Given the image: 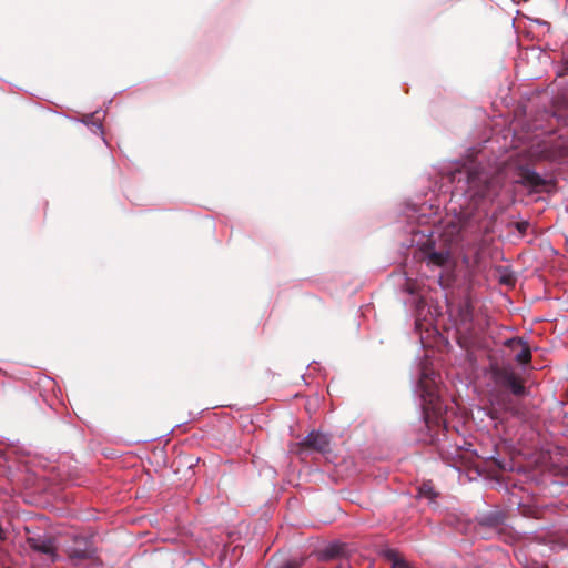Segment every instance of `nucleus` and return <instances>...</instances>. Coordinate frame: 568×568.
Here are the masks:
<instances>
[{
  "instance_id": "1",
  "label": "nucleus",
  "mask_w": 568,
  "mask_h": 568,
  "mask_svg": "<svg viewBox=\"0 0 568 568\" xmlns=\"http://www.w3.org/2000/svg\"><path fill=\"white\" fill-rule=\"evenodd\" d=\"M444 179L454 185L452 190L450 206L448 211H456L453 199L464 197L460 203L458 223L467 219L471 211L476 210L481 201H491L498 195L501 187L499 174L489 173L481 168L470 164H454L444 170Z\"/></svg>"
},
{
  "instance_id": "2",
  "label": "nucleus",
  "mask_w": 568,
  "mask_h": 568,
  "mask_svg": "<svg viewBox=\"0 0 568 568\" xmlns=\"http://www.w3.org/2000/svg\"><path fill=\"white\" fill-rule=\"evenodd\" d=\"M439 376L425 366L420 369L417 392L422 398L423 417L426 428L429 430V442L437 444L445 437L447 423L445 415L447 407L444 405L438 386Z\"/></svg>"
},
{
  "instance_id": "3",
  "label": "nucleus",
  "mask_w": 568,
  "mask_h": 568,
  "mask_svg": "<svg viewBox=\"0 0 568 568\" xmlns=\"http://www.w3.org/2000/svg\"><path fill=\"white\" fill-rule=\"evenodd\" d=\"M427 209L425 206H420L418 210V214L410 215V220H415L418 224V227L410 226L409 232L413 235L410 245H417L422 248L432 246L434 241V235L437 233V222L439 219L436 216H429L426 214Z\"/></svg>"
},
{
  "instance_id": "4",
  "label": "nucleus",
  "mask_w": 568,
  "mask_h": 568,
  "mask_svg": "<svg viewBox=\"0 0 568 568\" xmlns=\"http://www.w3.org/2000/svg\"><path fill=\"white\" fill-rule=\"evenodd\" d=\"M449 317L459 335L466 336L473 331L474 310L469 300L448 304Z\"/></svg>"
},
{
  "instance_id": "5",
  "label": "nucleus",
  "mask_w": 568,
  "mask_h": 568,
  "mask_svg": "<svg viewBox=\"0 0 568 568\" xmlns=\"http://www.w3.org/2000/svg\"><path fill=\"white\" fill-rule=\"evenodd\" d=\"M27 544L33 551L44 555L50 562L59 559L55 539L47 534L29 535Z\"/></svg>"
},
{
  "instance_id": "6",
  "label": "nucleus",
  "mask_w": 568,
  "mask_h": 568,
  "mask_svg": "<svg viewBox=\"0 0 568 568\" xmlns=\"http://www.w3.org/2000/svg\"><path fill=\"white\" fill-rule=\"evenodd\" d=\"M69 559L78 566L87 559L94 557V549L91 542L85 538H75L73 547L68 549Z\"/></svg>"
},
{
  "instance_id": "7",
  "label": "nucleus",
  "mask_w": 568,
  "mask_h": 568,
  "mask_svg": "<svg viewBox=\"0 0 568 568\" xmlns=\"http://www.w3.org/2000/svg\"><path fill=\"white\" fill-rule=\"evenodd\" d=\"M302 445L320 453H327L329 450V437L321 432H311L304 438Z\"/></svg>"
},
{
  "instance_id": "8",
  "label": "nucleus",
  "mask_w": 568,
  "mask_h": 568,
  "mask_svg": "<svg viewBox=\"0 0 568 568\" xmlns=\"http://www.w3.org/2000/svg\"><path fill=\"white\" fill-rule=\"evenodd\" d=\"M497 379L501 386L510 389L514 395L523 396L525 394V386L513 372H500L497 375Z\"/></svg>"
},
{
  "instance_id": "9",
  "label": "nucleus",
  "mask_w": 568,
  "mask_h": 568,
  "mask_svg": "<svg viewBox=\"0 0 568 568\" xmlns=\"http://www.w3.org/2000/svg\"><path fill=\"white\" fill-rule=\"evenodd\" d=\"M507 346L515 349L516 347H519L520 351L515 355L516 361L519 364L526 365L531 359V352L528 344L520 337L517 338H510L507 341Z\"/></svg>"
},
{
  "instance_id": "10",
  "label": "nucleus",
  "mask_w": 568,
  "mask_h": 568,
  "mask_svg": "<svg viewBox=\"0 0 568 568\" xmlns=\"http://www.w3.org/2000/svg\"><path fill=\"white\" fill-rule=\"evenodd\" d=\"M449 260L446 251H432L427 254V265L444 266Z\"/></svg>"
},
{
  "instance_id": "11",
  "label": "nucleus",
  "mask_w": 568,
  "mask_h": 568,
  "mask_svg": "<svg viewBox=\"0 0 568 568\" xmlns=\"http://www.w3.org/2000/svg\"><path fill=\"white\" fill-rule=\"evenodd\" d=\"M418 496L427 498L429 500H434L437 497V494L434 490L433 484L430 481H426L419 486Z\"/></svg>"
},
{
  "instance_id": "12",
  "label": "nucleus",
  "mask_w": 568,
  "mask_h": 568,
  "mask_svg": "<svg viewBox=\"0 0 568 568\" xmlns=\"http://www.w3.org/2000/svg\"><path fill=\"white\" fill-rule=\"evenodd\" d=\"M84 122L87 124L91 123L92 130L94 132L102 133V123H101V118L99 116V112H95V113H92L91 115H89L88 120H85Z\"/></svg>"
},
{
  "instance_id": "13",
  "label": "nucleus",
  "mask_w": 568,
  "mask_h": 568,
  "mask_svg": "<svg viewBox=\"0 0 568 568\" xmlns=\"http://www.w3.org/2000/svg\"><path fill=\"white\" fill-rule=\"evenodd\" d=\"M405 291L408 292L409 294H417V286L415 283H413L409 278H407V282H406V285H405Z\"/></svg>"
},
{
  "instance_id": "14",
  "label": "nucleus",
  "mask_w": 568,
  "mask_h": 568,
  "mask_svg": "<svg viewBox=\"0 0 568 568\" xmlns=\"http://www.w3.org/2000/svg\"><path fill=\"white\" fill-rule=\"evenodd\" d=\"M453 227H454V232H456V233L459 232V230H460V226L456 225V224H454Z\"/></svg>"
},
{
  "instance_id": "15",
  "label": "nucleus",
  "mask_w": 568,
  "mask_h": 568,
  "mask_svg": "<svg viewBox=\"0 0 568 568\" xmlns=\"http://www.w3.org/2000/svg\"><path fill=\"white\" fill-rule=\"evenodd\" d=\"M540 180V178L538 175L535 174L534 176V182L537 183L538 181Z\"/></svg>"
},
{
  "instance_id": "16",
  "label": "nucleus",
  "mask_w": 568,
  "mask_h": 568,
  "mask_svg": "<svg viewBox=\"0 0 568 568\" xmlns=\"http://www.w3.org/2000/svg\"><path fill=\"white\" fill-rule=\"evenodd\" d=\"M282 568H294V567L292 565H286V566L282 567Z\"/></svg>"
}]
</instances>
